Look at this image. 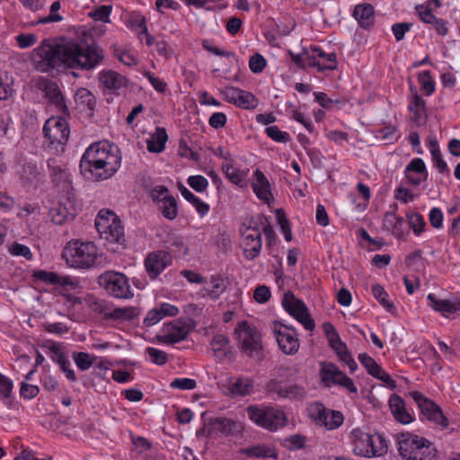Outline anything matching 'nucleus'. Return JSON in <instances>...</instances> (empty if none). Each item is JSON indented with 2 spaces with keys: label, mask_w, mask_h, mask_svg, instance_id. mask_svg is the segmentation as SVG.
Segmentation results:
<instances>
[{
  "label": "nucleus",
  "mask_w": 460,
  "mask_h": 460,
  "mask_svg": "<svg viewBox=\"0 0 460 460\" xmlns=\"http://www.w3.org/2000/svg\"><path fill=\"white\" fill-rule=\"evenodd\" d=\"M104 58V50L100 45L84 41L52 45L43 40L31 55L35 68L42 73L59 70L61 67L92 71L101 66Z\"/></svg>",
  "instance_id": "nucleus-1"
},
{
  "label": "nucleus",
  "mask_w": 460,
  "mask_h": 460,
  "mask_svg": "<svg viewBox=\"0 0 460 460\" xmlns=\"http://www.w3.org/2000/svg\"><path fill=\"white\" fill-rule=\"evenodd\" d=\"M120 164L121 155L118 147L108 141H99L86 148L79 167L84 178L102 181L112 177Z\"/></svg>",
  "instance_id": "nucleus-2"
},
{
  "label": "nucleus",
  "mask_w": 460,
  "mask_h": 460,
  "mask_svg": "<svg viewBox=\"0 0 460 460\" xmlns=\"http://www.w3.org/2000/svg\"><path fill=\"white\" fill-rule=\"evenodd\" d=\"M398 452L403 460H438V450L425 438L405 432L397 435Z\"/></svg>",
  "instance_id": "nucleus-3"
},
{
  "label": "nucleus",
  "mask_w": 460,
  "mask_h": 460,
  "mask_svg": "<svg viewBox=\"0 0 460 460\" xmlns=\"http://www.w3.org/2000/svg\"><path fill=\"white\" fill-rule=\"evenodd\" d=\"M66 263L75 269H90L98 264L99 253L93 242L73 240L63 252Z\"/></svg>",
  "instance_id": "nucleus-4"
},
{
  "label": "nucleus",
  "mask_w": 460,
  "mask_h": 460,
  "mask_svg": "<svg viewBox=\"0 0 460 460\" xmlns=\"http://www.w3.org/2000/svg\"><path fill=\"white\" fill-rule=\"evenodd\" d=\"M246 411L253 423L271 432L277 431L288 423L287 415L280 408L250 405Z\"/></svg>",
  "instance_id": "nucleus-5"
},
{
  "label": "nucleus",
  "mask_w": 460,
  "mask_h": 460,
  "mask_svg": "<svg viewBox=\"0 0 460 460\" xmlns=\"http://www.w3.org/2000/svg\"><path fill=\"white\" fill-rule=\"evenodd\" d=\"M234 333L237 335L239 347L243 353L258 360L262 359L261 335L254 325L243 321L235 327Z\"/></svg>",
  "instance_id": "nucleus-6"
},
{
  "label": "nucleus",
  "mask_w": 460,
  "mask_h": 460,
  "mask_svg": "<svg viewBox=\"0 0 460 460\" xmlns=\"http://www.w3.org/2000/svg\"><path fill=\"white\" fill-rule=\"evenodd\" d=\"M95 227L102 239L110 243L125 241L124 227L119 217L111 210L102 209L95 218Z\"/></svg>",
  "instance_id": "nucleus-7"
},
{
  "label": "nucleus",
  "mask_w": 460,
  "mask_h": 460,
  "mask_svg": "<svg viewBox=\"0 0 460 460\" xmlns=\"http://www.w3.org/2000/svg\"><path fill=\"white\" fill-rule=\"evenodd\" d=\"M66 115L52 116L48 119L43 126L44 137L48 141L49 147L58 151L63 150L67 143L70 129Z\"/></svg>",
  "instance_id": "nucleus-8"
},
{
  "label": "nucleus",
  "mask_w": 460,
  "mask_h": 460,
  "mask_svg": "<svg viewBox=\"0 0 460 460\" xmlns=\"http://www.w3.org/2000/svg\"><path fill=\"white\" fill-rule=\"evenodd\" d=\"M98 283L113 297L129 299L134 296L128 279L123 273L111 270L106 271L100 275Z\"/></svg>",
  "instance_id": "nucleus-9"
},
{
  "label": "nucleus",
  "mask_w": 460,
  "mask_h": 460,
  "mask_svg": "<svg viewBox=\"0 0 460 460\" xmlns=\"http://www.w3.org/2000/svg\"><path fill=\"white\" fill-rule=\"evenodd\" d=\"M37 89L48 100L49 103L55 107L58 112L70 116V111L66 104L65 96L58 84L48 77L40 76L36 81Z\"/></svg>",
  "instance_id": "nucleus-10"
},
{
  "label": "nucleus",
  "mask_w": 460,
  "mask_h": 460,
  "mask_svg": "<svg viewBox=\"0 0 460 460\" xmlns=\"http://www.w3.org/2000/svg\"><path fill=\"white\" fill-rule=\"evenodd\" d=\"M320 367L321 380L325 386L330 387L331 385H338L346 388L350 393H358V388L354 385L353 380L340 370L335 364L323 361L320 363Z\"/></svg>",
  "instance_id": "nucleus-11"
},
{
  "label": "nucleus",
  "mask_w": 460,
  "mask_h": 460,
  "mask_svg": "<svg viewBox=\"0 0 460 460\" xmlns=\"http://www.w3.org/2000/svg\"><path fill=\"white\" fill-rule=\"evenodd\" d=\"M34 278L46 284H51L62 288L63 292L75 290L80 288L79 281L69 276L59 275L53 271L38 270L33 274ZM67 299L73 303H81L80 299L72 295H66Z\"/></svg>",
  "instance_id": "nucleus-12"
},
{
  "label": "nucleus",
  "mask_w": 460,
  "mask_h": 460,
  "mask_svg": "<svg viewBox=\"0 0 460 460\" xmlns=\"http://www.w3.org/2000/svg\"><path fill=\"white\" fill-rule=\"evenodd\" d=\"M410 395L417 403L421 414L425 416L428 420L442 428L448 426V420L437 403L427 398L419 391L410 392Z\"/></svg>",
  "instance_id": "nucleus-13"
},
{
  "label": "nucleus",
  "mask_w": 460,
  "mask_h": 460,
  "mask_svg": "<svg viewBox=\"0 0 460 460\" xmlns=\"http://www.w3.org/2000/svg\"><path fill=\"white\" fill-rule=\"evenodd\" d=\"M282 305L284 309L302 323L306 330L312 331L314 329V322L311 318L305 304L296 298L291 291H288L284 294Z\"/></svg>",
  "instance_id": "nucleus-14"
},
{
  "label": "nucleus",
  "mask_w": 460,
  "mask_h": 460,
  "mask_svg": "<svg viewBox=\"0 0 460 460\" xmlns=\"http://www.w3.org/2000/svg\"><path fill=\"white\" fill-rule=\"evenodd\" d=\"M308 415L316 425L327 429H335L341 426L344 417L341 411L326 409L321 402H314L308 408Z\"/></svg>",
  "instance_id": "nucleus-15"
},
{
  "label": "nucleus",
  "mask_w": 460,
  "mask_h": 460,
  "mask_svg": "<svg viewBox=\"0 0 460 460\" xmlns=\"http://www.w3.org/2000/svg\"><path fill=\"white\" fill-rule=\"evenodd\" d=\"M274 335L281 351L286 355H294L299 349V340L295 328L274 322Z\"/></svg>",
  "instance_id": "nucleus-16"
},
{
  "label": "nucleus",
  "mask_w": 460,
  "mask_h": 460,
  "mask_svg": "<svg viewBox=\"0 0 460 460\" xmlns=\"http://www.w3.org/2000/svg\"><path fill=\"white\" fill-rule=\"evenodd\" d=\"M351 435L354 441L353 451L356 455L365 457H374L384 455V449L382 447L376 449V436H372L367 432H364L360 429H355L352 430Z\"/></svg>",
  "instance_id": "nucleus-17"
},
{
  "label": "nucleus",
  "mask_w": 460,
  "mask_h": 460,
  "mask_svg": "<svg viewBox=\"0 0 460 460\" xmlns=\"http://www.w3.org/2000/svg\"><path fill=\"white\" fill-rule=\"evenodd\" d=\"M99 86L104 93L119 95L128 87L126 76L112 69H103L98 74Z\"/></svg>",
  "instance_id": "nucleus-18"
},
{
  "label": "nucleus",
  "mask_w": 460,
  "mask_h": 460,
  "mask_svg": "<svg viewBox=\"0 0 460 460\" xmlns=\"http://www.w3.org/2000/svg\"><path fill=\"white\" fill-rule=\"evenodd\" d=\"M221 93L227 102L245 110L255 109L259 102L252 93L234 86L224 87Z\"/></svg>",
  "instance_id": "nucleus-19"
},
{
  "label": "nucleus",
  "mask_w": 460,
  "mask_h": 460,
  "mask_svg": "<svg viewBox=\"0 0 460 460\" xmlns=\"http://www.w3.org/2000/svg\"><path fill=\"white\" fill-rule=\"evenodd\" d=\"M266 392L273 399H301L306 395L304 387L298 385L284 386L283 382L278 379H271L266 385Z\"/></svg>",
  "instance_id": "nucleus-20"
},
{
  "label": "nucleus",
  "mask_w": 460,
  "mask_h": 460,
  "mask_svg": "<svg viewBox=\"0 0 460 460\" xmlns=\"http://www.w3.org/2000/svg\"><path fill=\"white\" fill-rule=\"evenodd\" d=\"M152 201L156 205L157 208L162 212L164 217L172 219V194L171 190L164 185L156 184L146 189Z\"/></svg>",
  "instance_id": "nucleus-21"
},
{
  "label": "nucleus",
  "mask_w": 460,
  "mask_h": 460,
  "mask_svg": "<svg viewBox=\"0 0 460 460\" xmlns=\"http://www.w3.org/2000/svg\"><path fill=\"white\" fill-rule=\"evenodd\" d=\"M76 214L74 202L69 198H62L49 209L50 220L56 225H62L72 220Z\"/></svg>",
  "instance_id": "nucleus-22"
},
{
  "label": "nucleus",
  "mask_w": 460,
  "mask_h": 460,
  "mask_svg": "<svg viewBox=\"0 0 460 460\" xmlns=\"http://www.w3.org/2000/svg\"><path fill=\"white\" fill-rule=\"evenodd\" d=\"M172 262V255L165 251H156L149 253L145 260V267L148 276L155 279L165 267Z\"/></svg>",
  "instance_id": "nucleus-23"
},
{
  "label": "nucleus",
  "mask_w": 460,
  "mask_h": 460,
  "mask_svg": "<svg viewBox=\"0 0 460 460\" xmlns=\"http://www.w3.org/2000/svg\"><path fill=\"white\" fill-rule=\"evenodd\" d=\"M208 425L209 426L208 430V436H212L215 432L221 433L225 436L234 435L235 432L239 431L240 428L237 422L224 417L211 418L208 420Z\"/></svg>",
  "instance_id": "nucleus-24"
},
{
  "label": "nucleus",
  "mask_w": 460,
  "mask_h": 460,
  "mask_svg": "<svg viewBox=\"0 0 460 460\" xmlns=\"http://www.w3.org/2000/svg\"><path fill=\"white\" fill-rule=\"evenodd\" d=\"M254 181L252 183V190L257 198L265 203H269L273 198L270 191V183L266 175L259 169H256L254 173Z\"/></svg>",
  "instance_id": "nucleus-25"
},
{
  "label": "nucleus",
  "mask_w": 460,
  "mask_h": 460,
  "mask_svg": "<svg viewBox=\"0 0 460 460\" xmlns=\"http://www.w3.org/2000/svg\"><path fill=\"white\" fill-rule=\"evenodd\" d=\"M388 403L391 412L396 421L402 424H409L413 420L412 416L406 409L403 399L400 395L396 394H392L389 398Z\"/></svg>",
  "instance_id": "nucleus-26"
},
{
  "label": "nucleus",
  "mask_w": 460,
  "mask_h": 460,
  "mask_svg": "<svg viewBox=\"0 0 460 460\" xmlns=\"http://www.w3.org/2000/svg\"><path fill=\"white\" fill-rule=\"evenodd\" d=\"M329 346L335 351L339 359L348 365L350 373L353 374L358 368V364L348 349L346 343H344L339 336L332 339L331 342H329Z\"/></svg>",
  "instance_id": "nucleus-27"
},
{
  "label": "nucleus",
  "mask_w": 460,
  "mask_h": 460,
  "mask_svg": "<svg viewBox=\"0 0 460 460\" xmlns=\"http://www.w3.org/2000/svg\"><path fill=\"white\" fill-rule=\"evenodd\" d=\"M353 16L361 28L369 29L374 24L375 10L370 4H358L354 7Z\"/></svg>",
  "instance_id": "nucleus-28"
},
{
  "label": "nucleus",
  "mask_w": 460,
  "mask_h": 460,
  "mask_svg": "<svg viewBox=\"0 0 460 460\" xmlns=\"http://www.w3.org/2000/svg\"><path fill=\"white\" fill-rule=\"evenodd\" d=\"M240 453L247 457L278 458V453L275 447L266 444H255L251 447L242 448Z\"/></svg>",
  "instance_id": "nucleus-29"
},
{
  "label": "nucleus",
  "mask_w": 460,
  "mask_h": 460,
  "mask_svg": "<svg viewBox=\"0 0 460 460\" xmlns=\"http://www.w3.org/2000/svg\"><path fill=\"white\" fill-rule=\"evenodd\" d=\"M428 299L430 302V306L446 317L460 310V303H456L449 299H439L433 294H429Z\"/></svg>",
  "instance_id": "nucleus-30"
},
{
  "label": "nucleus",
  "mask_w": 460,
  "mask_h": 460,
  "mask_svg": "<svg viewBox=\"0 0 460 460\" xmlns=\"http://www.w3.org/2000/svg\"><path fill=\"white\" fill-rule=\"evenodd\" d=\"M168 140V135L164 128L157 127L155 131L150 134V137L146 139V149L150 153H161L165 148Z\"/></svg>",
  "instance_id": "nucleus-31"
},
{
  "label": "nucleus",
  "mask_w": 460,
  "mask_h": 460,
  "mask_svg": "<svg viewBox=\"0 0 460 460\" xmlns=\"http://www.w3.org/2000/svg\"><path fill=\"white\" fill-rule=\"evenodd\" d=\"M48 168L49 170L50 177L56 185H66L69 182V172L66 168L63 167L54 158L48 160Z\"/></svg>",
  "instance_id": "nucleus-32"
},
{
  "label": "nucleus",
  "mask_w": 460,
  "mask_h": 460,
  "mask_svg": "<svg viewBox=\"0 0 460 460\" xmlns=\"http://www.w3.org/2000/svg\"><path fill=\"white\" fill-rule=\"evenodd\" d=\"M177 188L182 197L194 206L196 211L200 217L206 216L209 211V205L196 197L190 190H188L181 181L177 182Z\"/></svg>",
  "instance_id": "nucleus-33"
},
{
  "label": "nucleus",
  "mask_w": 460,
  "mask_h": 460,
  "mask_svg": "<svg viewBox=\"0 0 460 460\" xmlns=\"http://www.w3.org/2000/svg\"><path fill=\"white\" fill-rule=\"evenodd\" d=\"M74 98L77 105V108H79L82 111H93L96 104V100L91 91L83 87L79 88L75 92Z\"/></svg>",
  "instance_id": "nucleus-34"
},
{
  "label": "nucleus",
  "mask_w": 460,
  "mask_h": 460,
  "mask_svg": "<svg viewBox=\"0 0 460 460\" xmlns=\"http://www.w3.org/2000/svg\"><path fill=\"white\" fill-rule=\"evenodd\" d=\"M195 322L188 316L180 317L174 321V344L186 339L195 328Z\"/></svg>",
  "instance_id": "nucleus-35"
},
{
  "label": "nucleus",
  "mask_w": 460,
  "mask_h": 460,
  "mask_svg": "<svg viewBox=\"0 0 460 460\" xmlns=\"http://www.w3.org/2000/svg\"><path fill=\"white\" fill-rule=\"evenodd\" d=\"M172 314V305L168 303L161 305L160 308H154L150 310L144 319V324L147 327L153 326L159 323L167 315Z\"/></svg>",
  "instance_id": "nucleus-36"
},
{
  "label": "nucleus",
  "mask_w": 460,
  "mask_h": 460,
  "mask_svg": "<svg viewBox=\"0 0 460 460\" xmlns=\"http://www.w3.org/2000/svg\"><path fill=\"white\" fill-rule=\"evenodd\" d=\"M411 172L417 173H425V177H427L428 172L426 169L425 163L421 158L412 159L405 168V176L408 179L409 182L415 186L420 185L421 182L420 178L411 176L410 174Z\"/></svg>",
  "instance_id": "nucleus-37"
},
{
  "label": "nucleus",
  "mask_w": 460,
  "mask_h": 460,
  "mask_svg": "<svg viewBox=\"0 0 460 460\" xmlns=\"http://www.w3.org/2000/svg\"><path fill=\"white\" fill-rule=\"evenodd\" d=\"M229 342V339L226 335L221 333L216 334L210 341L215 357L219 359L225 358L230 350Z\"/></svg>",
  "instance_id": "nucleus-38"
},
{
  "label": "nucleus",
  "mask_w": 460,
  "mask_h": 460,
  "mask_svg": "<svg viewBox=\"0 0 460 460\" xmlns=\"http://www.w3.org/2000/svg\"><path fill=\"white\" fill-rule=\"evenodd\" d=\"M222 171L228 178V180L238 187H243V182L248 175L249 170H241L234 168L231 164H222Z\"/></svg>",
  "instance_id": "nucleus-39"
},
{
  "label": "nucleus",
  "mask_w": 460,
  "mask_h": 460,
  "mask_svg": "<svg viewBox=\"0 0 460 460\" xmlns=\"http://www.w3.org/2000/svg\"><path fill=\"white\" fill-rule=\"evenodd\" d=\"M138 315V311L136 307H117L106 313L105 316L108 319L119 320V321H131Z\"/></svg>",
  "instance_id": "nucleus-40"
},
{
  "label": "nucleus",
  "mask_w": 460,
  "mask_h": 460,
  "mask_svg": "<svg viewBox=\"0 0 460 460\" xmlns=\"http://www.w3.org/2000/svg\"><path fill=\"white\" fill-rule=\"evenodd\" d=\"M253 389V381L249 378H237L231 382L229 390L232 394L245 396L251 394Z\"/></svg>",
  "instance_id": "nucleus-41"
},
{
  "label": "nucleus",
  "mask_w": 460,
  "mask_h": 460,
  "mask_svg": "<svg viewBox=\"0 0 460 460\" xmlns=\"http://www.w3.org/2000/svg\"><path fill=\"white\" fill-rule=\"evenodd\" d=\"M372 293L373 296L379 303L382 305L386 311L390 313H394L395 311V306L393 302L387 299L388 294L385 292V288L379 285L375 284L372 286Z\"/></svg>",
  "instance_id": "nucleus-42"
},
{
  "label": "nucleus",
  "mask_w": 460,
  "mask_h": 460,
  "mask_svg": "<svg viewBox=\"0 0 460 460\" xmlns=\"http://www.w3.org/2000/svg\"><path fill=\"white\" fill-rule=\"evenodd\" d=\"M315 101L325 110H332L334 107L340 104L346 103L348 100L346 98L341 99H332L327 96L325 93L317 92L314 93Z\"/></svg>",
  "instance_id": "nucleus-43"
},
{
  "label": "nucleus",
  "mask_w": 460,
  "mask_h": 460,
  "mask_svg": "<svg viewBox=\"0 0 460 460\" xmlns=\"http://www.w3.org/2000/svg\"><path fill=\"white\" fill-rule=\"evenodd\" d=\"M418 81L420 84V89L426 95H430L435 92V82L429 71H423L418 75Z\"/></svg>",
  "instance_id": "nucleus-44"
},
{
  "label": "nucleus",
  "mask_w": 460,
  "mask_h": 460,
  "mask_svg": "<svg viewBox=\"0 0 460 460\" xmlns=\"http://www.w3.org/2000/svg\"><path fill=\"white\" fill-rule=\"evenodd\" d=\"M49 358L58 365H64V360L68 357L65 353L60 343L51 342L48 346Z\"/></svg>",
  "instance_id": "nucleus-45"
},
{
  "label": "nucleus",
  "mask_w": 460,
  "mask_h": 460,
  "mask_svg": "<svg viewBox=\"0 0 460 460\" xmlns=\"http://www.w3.org/2000/svg\"><path fill=\"white\" fill-rule=\"evenodd\" d=\"M358 360L367 369V373L372 376H376L378 371L381 370V366L377 364L376 361L367 353L359 354Z\"/></svg>",
  "instance_id": "nucleus-46"
},
{
  "label": "nucleus",
  "mask_w": 460,
  "mask_h": 460,
  "mask_svg": "<svg viewBox=\"0 0 460 460\" xmlns=\"http://www.w3.org/2000/svg\"><path fill=\"white\" fill-rule=\"evenodd\" d=\"M255 242H245V247H244V255L246 259L248 260H254L257 258L261 252V247H262V240L261 236L257 235Z\"/></svg>",
  "instance_id": "nucleus-47"
},
{
  "label": "nucleus",
  "mask_w": 460,
  "mask_h": 460,
  "mask_svg": "<svg viewBox=\"0 0 460 460\" xmlns=\"http://www.w3.org/2000/svg\"><path fill=\"white\" fill-rule=\"evenodd\" d=\"M410 227L416 235L420 234L425 228L426 223L423 217L420 213L407 215Z\"/></svg>",
  "instance_id": "nucleus-48"
},
{
  "label": "nucleus",
  "mask_w": 460,
  "mask_h": 460,
  "mask_svg": "<svg viewBox=\"0 0 460 460\" xmlns=\"http://www.w3.org/2000/svg\"><path fill=\"white\" fill-rule=\"evenodd\" d=\"M265 132L272 140L279 143H288L290 136L288 132L281 131L277 126H269L265 128Z\"/></svg>",
  "instance_id": "nucleus-49"
},
{
  "label": "nucleus",
  "mask_w": 460,
  "mask_h": 460,
  "mask_svg": "<svg viewBox=\"0 0 460 460\" xmlns=\"http://www.w3.org/2000/svg\"><path fill=\"white\" fill-rule=\"evenodd\" d=\"M269 219L265 215L259 214L257 217H252L249 220L248 226H246V224H243L241 227H243V229H245L246 231H252L256 233L260 232V227H263L265 225H267Z\"/></svg>",
  "instance_id": "nucleus-50"
},
{
  "label": "nucleus",
  "mask_w": 460,
  "mask_h": 460,
  "mask_svg": "<svg viewBox=\"0 0 460 460\" xmlns=\"http://www.w3.org/2000/svg\"><path fill=\"white\" fill-rule=\"evenodd\" d=\"M187 182L197 192H203L208 187V181L202 175H191L187 179Z\"/></svg>",
  "instance_id": "nucleus-51"
},
{
  "label": "nucleus",
  "mask_w": 460,
  "mask_h": 460,
  "mask_svg": "<svg viewBox=\"0 0 460 460\" xmlns=\"http://www.w3.org/2000/svg\"><path fill=\"white\" fill-rule=\"evenodd\" d=\"M155 340L159 343L172 345V322L166 323L163 330L155 335Z\"/></svg>",
  "instance_id": "nucleus-52"
},
{
  "label": "nucleus",
  "mask_w": 460,
  "mask_h": 460,
  "mask_svg": "<svg viewBox=\"0 0 460 460\" xmlns=\"http://www.w3.org/2000/svg\"><path fill=\"white\" fill-rule=\"evenodd\" d=\"M8 252L13 256H22L29 261L31 260L33 257L31 249L27 245L19 243H12L8 248Z\"/></svg>",
  "instance_id": "nucleus-53"
},
{
  "label": "nucleus",
  "mask_w": 460,
  "mask_h": 460,
  "mask_svg": "<svg viewBox=\"0 0 460 460\" xmlns=\"http://www.w3.org/2000/svg\"><path fill=\"white\" fill-rule=\"evenodd\" d=\"M267 62L262 55L255 53L250 58L249 67L252 73L259 74L266 67Z\"/></svg>",
  "instance_id": "nucleus-54"
},
{
  "label": "nucleus",
  "mask_w": 460,
  "mask_h": 460,
  "mask_svg": "<svg viewBox=\"0 0 460 460\" xmlns=\"http://www.w3.org/2000/svg\"><path fill=\"white\" fill-rule=\"evenodd\" d=\"M13 388V381L0 373V397L7 400L11 397Z\"/></svg>",
  "instance_id": "nucleus-55"
},
{
  "label": "nucleus",
  "mask_w": 460,
  "mask_h": 460,
  "mask_svg": "<svg viewBox=\"0 0 460 460\" xmlns=\"http://www.w3.org/2000/svg\"><path fill=\"white\" fill-rule=\"evenodd\" d=\"M73 358L77 367L82 371L89 369L93 365L90 355L85 352L74 353Z\"/></svg>",
  "instance_id": "nucleus-56"
},
{
  "label": "nucleus",
  "mask_w": 460,
  "mask_h": 460,
  "mask_svg": "<svg viewBox=\"0 0 460 460\" xmlns=\"http://www.w3.org/2000/svg\"><path fill=\"white\" fill-rule=\"evenodd\" d=\"M111 13V5H101L90 13V16L95 21L107 22Z\"/></svg>",
  "instance_id": "nucleus-57"
},
{
  "label": "nucleus",
  "mask_w": 460,
  "mask_h": 460,
  "mask_svg": "<svg viewBox=\"0 0 460 460\" xmlns=\"http://www.w3.org/2000/svg\"><path fill=\"white\" fill-rule=\"evenodd\" d=\"M146 353L150 357L152 362L156 365L162 366L167 362L168 357L164 351L149 347L146 349Z\"/></svg>",
  "instance_id": "nucleus-58"
},
{
  "label": "nucleus",
  "mask_w": 460,
  "mask_h": 460,
  "mask_svg": "<svg viewBox=\"0 0 460 460\" xmlns=\"http://www.w3.org/2000/svg\"><path fill=\"white\" fill-rule=\"evenodd\" d=\"M38 174L39 172L36 164L32 163H26L22 164L21 175L25 181H31L38 176Z\"/></svg>",
  "instance_id": "nucleus-59"
},
{
  "label": "nucleus",
  "mask_w": 460,
  "mask_h": 460,
  "mask_svg": "<svg viewBox=\"0 0 460 460\" xmlns=\"http://www.w3.org/2000/svg\"><path fill=\"white\" fill-rule=\"evenodd\" d=\"M412 23L411 22H397L392 26V31L397 41L402 40L405 33L411 30Z\"/></svg>",
  "instance_id": "nucleus-60"
},
{
  "label": "nucleus",
  "mask_w": 460,
  "mask_h": 460,
  "mask_svg": "<svg viewBox=\"0 0 460 460\" xmlns=\"http://www.w3.org/2000/svg\"><path fill=\"white\" fill-rule=\"evenodd\" d=\"M178 155L182 157H188L192 161L198 162L199 161V155L194 151H192L186 144V142L181 139L179 144Z\"/></svg>",
  "instance_id": "nucleus-61"
},
{
  "label": "nucleus",
  "mask_w": 460,
  "mask_h": 460,
  "mask_svg": "<svg viewBox=\"0 0 460 460\" xmlns=\"http://www.w3.org/2000/svg\"><path fill=\"white\" fill-rule=\"evenodd\" d=\"M40 389L37 385L22 382L20 388V394L24 399H32L38 395Z\"/></svg>",
  "instance_id": "nucleus-62"
},
{
  "label": "nucleus",
  "mask_w": 460,
  "mask_h": 460,
  "mask_svg": "<svg viewBox=\"0 0 460 460\" xmlns=\"http://www.w3.org/2000/svg\"><path fill=\"white\" fill-rule=\"evenodd\" d=\"M253 297L256 302L264 304L270 298V290L267 286H259L254 290Z\"/></svg>",
  "instance_id": "nucleus-63"
},
{
  "label": "nucleus",
  "mask_w": 460,
  "mask_h": 460,
  "mask_svg": "<svg viewBox=\"0 0 460 460\" xmlns=\"http://www.w3.org/2000/svg\"><path fill=\"white\" fill-rule=\"evenodd\" d=\"M16 41L20 48L26 49L34 45L37 42V37L33 33H22L16 36Z\"/></svg>",
  "instance_id": "nucleus-64"
}]
</instances>
